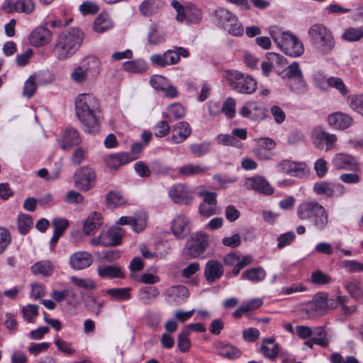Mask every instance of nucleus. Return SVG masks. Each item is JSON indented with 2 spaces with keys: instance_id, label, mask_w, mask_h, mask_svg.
Instances as JSON below:
<instances>
[{
  "instance_id": "obj_1",
  "label": "nucleus",
  "mask_w": 363,
  "mask_h": 363,
  "mask_svg": "<svg viewBox=\"0 0 363 363\" xmlns=\"http://www.w3.org/2000/svg\"><path fill=\"white\" fill-rule=\"evenodd\" d=\"M99 106L98 99L91 94H81L75 99L76 115L87 133L96 134L99 130Z\"/></svg>"
},
{
  "instance_id": "obj_2",
  "label": "nucleus",
  "mask_w": 363,
  "mask_h": 363,
  "mask_svg": "<svg viewBox=\"0 0 363 363\" xmlns=\"http://www.w3.org/2000/svg\"><path fill=\"white\" fill-rule=\"evenodd\" d=\"M84 33L79 28H71L60 33L53 48L55 57L59 60H65L74 55L84 40Z\"/></svg>"
},
{
  "instance_id": "obj_3",
  "label": "nucleus",
  "mask_w": 363,
  "mask_h": 363,
  "mask_svg": "<svg viewBox=\"0 0 363 363\" xmlns=\"http://www.w3.org/2000/svg\"><path fill=\"white\" fill-rule=\"evenodd\" d=\"M269 34L277 46L290 57H297L303 55L304 47L302 42L294 34L282 31L278 28H271Z\"/></svg>"
},
{
  "instance_id": "obj_4",
  "label": "nucleus",
  "mask_w": 363,
  "mask_h": 363,
  "mask_svg": "<svg viewBox=\"0 0 363 363\" xmlns=\"http://www.w3.org/2000/svg\"><path fill=\"white\" fill-rule=\"evenodd\" d=\"M308 33L313 43L323 53L330 52L335 46V39L329 28L320 23L312 25Z\"/></svg>"
},
{
  "instance_id": "obj_5",
  "label": "nucleus",
  "mask_w": 363,
  "mask_h": 363,
  "mask_svg": "<svg viewBox=\"0 0 363 363\" xmlns=\"http://www.w3.org/2000/svg\"><path fill=\"white\" fill-rule=\"evenodd\" d=\"M225 79L235 91L243 94H252L257 89V82L250 76L238 71H227Z\"/></svg>"
},
{
  "instance_id": "obj_6",
  "label": "nucleus",
  "mask_w": 363,
  "mask_h": 363,
  "mask_svg": "<svg viewBox=\"0 0 363 363\" xmlns=\"http://www.w3.org/2000/svg\"><path fill=\"white\" fill-rule=\"evenodd\" d=\"M99 62L97 59L91 57L86 59L82 65L76 67L70 74L71 79L76 84H82L90 74L96 77L99 74Z\"/></svg>"
},
{
  "instance_id": "obj_7",
  "label": "nucleus",
  "mask_w": 363,
  "mask_h": 363,
  "mask_svg": "<svg viewBox=\"0 0 363 363\" xmlns=\"http://www.w3.org/2000/svg\"><path fill=\"white\" fill-rule=\"evenodd\" d=\"M313 144L318 150H323L325 146V151H330L335 148L337 142V136L327 132L323 128L317 126L313 128L311 133Z\"/></svg>"
},
{
  "instance_id": "obj_8",
  "label": "nucleus",
  "mask_w": 363,
  "mask_h": 363,
  "mask_svg": "<svg viewBox=\"0 0 363 363\" xmlns=\"http://www.w3.org/2000/svg\"><path fill=\"white\" fill-rule=\"evenodd\" d=\"M95 179L96 174L94 171L86 166L79 168L74 174L75 186L84 191L89 190L94 186Z\"/></svg>"
},
{
  "instance_id": "obj_9",
  "label": "nucleus",
  "mask_w": 363,
  "mask_h": 363,
  "mask_svg": "<svg viewBox=\"0 0 363 363\" xmlns=\"http://www.w3.org/2000/svg\"><path fill=\"white\" fill-rule=\"evenodd\" d=\"M168 195L172 201L179 205H188L193 199V191L184 184L173 185L169 190Z\"/></svg>"
},
{
  "instance_id": "obj_10",
  "label": "nucleus",
  "mask_w": 363,
  "mask_h": 363,
  "mask_svg": "<svg viewBox=\"0 0 363 363\" xmlns=\"http://www.w3.org/2000/svg\"><path fill=\"white\" fill-rule=\"evenodd\" d=\"M52 77L48 72H38L31 74L24 83L23 95L30 99L37 89L36 82L43 84L52 82Z\"/></svg>"
},
{
  "instance_id": "obj_11",
  "label": "nucleus",
  "mask_w": 363,
  "mask_h": 363,
  "mask_svg": "<svg viewBox=\"0 0 363 363\" xmlns=\"http://www.w3.org/2000/svg\"><path fill=\"white\" fill-rule=\"evenodd\" d=\"M208 245L206 233L199 232L186 245L187 254L191 257H197L202 254Z\"/></svg>"
},
{
  "instance_id": "obj_12",
  "label": "nucleus",
  "mask_w": 363,
  "mask_h": 363,
  "mask_svg": "<svg viewBox=\"0 0 363 363\" xmlns=\"http://www.w3.org/2000/svg\"><path fill=\"white\" fill-rule=\"evenodd\" d=\"M52 38V32L45 26H40L29 34L28 40L33 47L40 48L49 44Z\"/></svg>"
},
{
  "instance_id": "obj_13",
  "label": "nucleus",
  "mask_w": 363,
  "mask_h": 363,
  "mask_svg": "<svg viewBox=\"0 0 363 363\" xmlns=\"http://www.w3.org/2000/svg\"><path fill=\"white\" fill-rule=\"evenodd\" d=\"M189 218L183 213H179L172 220V231L173 235L179 238L184 239L190 232Z\"/></svg>"
},
{
  "instance_id": "obj_14",
  "label": "nucleus",
  "mask_w": 363,
  "mask_h": 363,
  "mask_svg": "<svg viewBox=\"0 0 363 363\" xmlns=\"http://www.w3.org/2000/svg\"><path fill=\"white\" fill-rule=\"evenodd\" d=\"M245 186L247 189L255 190L264 195H271L274 193V189L262 176H254L246 179Z\"/></svg>"
},
{
  "instance_id": "obj_15",
  "label": "nucleus",
  "mask_w": 363,
  "mask_h": 363,
  "mask_svg": "<svg viewBox=\"0 0 363 363\" xmlns=\"http://www.w3.org/2000/svg\"><path fill=\"white\" fill-rule=\"evenodd\" d=\"M240 113L243 117L251 120L259 121L264 119L265 109L259 104L255 101L246 103L240 110Z\"/></svg>"
},
{
  "instance_id": "obj_16",
  "label": "nucleus",
  "mask_w": 363,
  "mask_h": 363,
  "mask_svg": "<svg viewBox=\"0 0 363 363\" xmlns=\"http://www.w3.org/2000/svg\"><path fill=\"white\" fill-rule=\"evenodd\" d=\"M332 164L337 169L356 170L359 167L354 157L344 153L336 154L332 160Z\"/></svg>"
},
{
  "instance_id": "obj_17",
  "label": "nucleus",
  "mask_w": 363,
  "mask_h": 363,
  "mask_svg": "<svg viewBox=\"0 0 363 363\" xmlns=\"http://www.w3.org/2000/svg\"><path fill=\"white\" fill-rule=\"evenodd\" d=\"M328 306L327 297L324 294H316L313 302L306 309L309 318L316 315H322L325 313Z\"/></svg>"
},
{
  "instance_id": "obj_18",
  "label": "nucleus",
  "mask_w": 363,
  "mask_h": 363,
  "mask_svg": "<svg viewBox=\"0 0 363 363\" xmlns=\"http://www.w3.org/2000/svg\"><path fill=\"white\" fill-rule=\"evenodd\" d=\"M136 157L133 156L128 152H120L116 154H111L104 158L106 165L111 169H117L120 167L126 164L130 161L134 160Z\"/></svg>"
},
{
  "instance_id": "obj_19",
  "label": "nucleus",
  "mask_w": 363,
  "mask_h": 363,
  "mask_svg": "<svg viewBox=\"0 0 363 363\" xmlns=\"http://www.w3.org/2000/svg\"><path fill=\"white\" fill-rule=\"evenodd\" d=\"M123 231L118 226H113L101 232L102 246H116L121 242Z\"/></svg>"
},
{
  "instance_id": "obj_20",
  "label": "nucleus",
  "mask_w": 363,
  "mask_h": 363,
  "mask_svg": "<svg viewBox=\"0 0 363 363\" xmlns=\"http://www.w3.org/2000/svg\"><path fill=\"white\" fill-rule=\"evenodd\" d=\"M224 273L222 264L216 259H211L206 264L204 277L208 283H213L219 279Z\"/></svg>"
},
{
  "instance_id": "obj_21",
  "label": "nucleus",
  "mask_w": 363,
  "mask_h": 363,
  "mask_svg": "<svg viewBox=\"0 0 363 363\" xmlns=\"http://www.w3.org/2000/svg\"><path fill=\"white\" fill-rule=\"evenodd\" d=\"M93 262L90 253L79 251L73 253L69 257V264L75 270H81L89 267Z\"/></svg>"
},
{
  "instance_id": "obj_22",
  "label": "nucleus",
  "mask_w": 363,
  "mask_h": 363,
  "mask_svg": "<svg viewBox=\"0 0 363 363\" xmlns=\"http://www.w3.org/2000/svg\"><path fill=\"white\" fill-rule=\"evenodd\" d=\"M82 140L79 132L73 128H67L62 133L58 143L62 150L71 148L80 144Z\"/></svg>"
},
{
  "instance_id": "obj_23",
  "label": "nucleus",
  "mask_w": 363,
  "mask_h": 363,
  "mask_svg": "<svg viewBox=\"0 0 363 363\" xmlns=\"http://www.w3.org/2000/svg\"><path fill=\"white\" fill-rule=\"evenodd\" d=\"M314 228L319 231L324 230L329 223V214L327 210L320 203L319 207L316 208L311 215L310 220Z\"/></svg>"
},
{
  "instance_id": "obj_24",
  "label": "nucleus",
  "mask_w": 363,
  "mask_h": 363,
  "mask_svg": "<svg viewBox=\"0 0 363 363\" xmlns=\"http://www.w3.org/2000/svg\"><path fill=\"white\" fill-rule=\"evenodd\" d=\"M216 354L228 359H234L240 357V351L234 345L222 341L213 343Z\"/></svg>"
},
{
  "instance_id": "obj_25",
  "label": "nucleus",
  "mask_w": 363,
  "mask_h": 363,
  "mask_svg": "<svg viewBox=\"0 0 363 363\" xmlns=\"http://www.w3.org/2000/svg\"><path fill=\"white\" fill-rule=\"evenodd\" d=\"M328 122L329 125L335 129L345 130L352 125L353 120L346 113L335 112L328 116Z\"/></svg>"
},
{
  "instance_id": "obj_26",
  "label": "nucleus",
  "mask_w": 363,
  "mask_h": 363,
  "mask_svg": "<svg viewBox=\"0 0 363 363\" xmlns=\"http://www.w3.org/2000/svg\"><path fill=\"white\" fill-rule=\"evenodd\" d=\"M171 140L174 144L184 142L191 134V129L189 124L186 121L177 123L172 128Z\"/></svg>"
},
{
  "instance_id": "obj_27",
  "label": "nucleus",
  "mask_w": 363,
  "mask_h": 363,
  "mask_svg": "<svg viewBox=\"0 0 363 363\" xmlns=\"http://www.w3.org/2000/svg\"><path fill=\"white\" fill-rule=\"evenodd\" d=\"M319 203L315 200H306L301 202L296 210L298 218L303 221L310 220L313 213L319 207Z\"/></svg>"
},
{
  "instance_id": "obj_28",
  "label": "nucleus",
  "mask_w": 363,
  "mask_h": 363,
  "mask_svg": "<svg viewBox=\"0 0 363 363\" xmlns=\"http://www.w3.org/2000/svg\"><path fill=\"white\" fill-rule=\"evenodd\" d=\"M305 164L303 163H297L289 160H284L276 165L278 172L286 173L292 176H298L304 170Z\"/></svg>"
},
{
  "instance_id": "obj_29",
  "label": "nucleus",
  "mask_w": 363,
  "mask_h": 363,
  "mask_svg": "<svg viewBox=\"0 0 363 363\" xmlns=\"http://www.w3.org/2000/svg\"><path fill=\"white\" fill-rule=\"evenodd\" d=\"M164 6V0H144L139 6V11L143 16L149 17L159 13Z\"/></svg>"
},
{
  "instance_id": "obj_30",
  "label": "nucleus",
  "mask_w": 363,
  "mask_h": 363,
  "mask_svg": "<svg viewBox=\"0 0 363 363\" xmlns=\"http://www.w3.org/2000/svg\"><path fill=\"white\" fill-rule=\"evenodd\" d=\"M260 352L267 359H274L279 352V346L272 337L264 338L260 347Z\"/></svg>"
},
{
  "instance_id": "obj_31",
  "label": "nucleus",
  "mask_w": 363,
  "mask_h": 363,
  "mask_svg": "<svg viewBox=\"0 0 363 363\" xmlns=\"http://www.w3.org/2000/svg\"><path fill=\"white\" fill-rule=\"evenodd\" d=\"M185 114V107L179 103H174L167 106V111L162 113V116L169 122H172L182 118Z\"/></svg>"
},
{
  "instance_id": "obj_32",
  "label": "nucleus",
  "mask_w": 363,
  "mask_h": 363,
  "mask_svg": "<svg viewBox=\"0 0 363 363\" xmlns=\"http://www.w3.org/2000/svg\"><path fill=\"white\" fill-rule=\"evenodd\" d=\"M102 225V217L100 213L92 212L84 221L83 231L84 234L89 235L99 229Z\"/></svg>"
},
{
  "instance_id": "obj_33",
  "label": "nucleus",
  "mask_w": 363,
  "mask_h": 363,
  "mask_svg": "<svg viewBox=\"0 0 363 363\" xmlns=\"http://www.w3.org/2000/svg\"><path fill=\"white\" fill-rule=\"evenodd\" d=\"M113 27V23L106 13L99 14L94 20L93 29L96 33H104Z\"/></svg>"
},
{
  "instance_id": "obj_34",
  "label": "nucleus",
  "mask_w": 363,
  "mask_h": 363,
  "mask_svg": "<svg viewBox=\"0 0 363 363\" xmlns=\"http://www.w3.org/2000/svg\"><path fill=\"white\" fill-rule=\"evenodd\" d=\"M165 41V34L155 23H152L147 33V42L151 45H160Z\"/></svg>"
},
{
  "instance_id": "obj_35",
  "label": "nucleus",
  "mask_w": 363,
  "mask_h": 363,
  "mask_svg": "<svg viewBox=\"0 0 363 363\" xmlns=\"http://www.w3.org/2000/svg\"><path fill=\"white\" fill-rule=\"evenodd\" d=\"M98 274L101 278H123L124 273L122 269L118 265L103 266L97 269Z\"/></svg>"
},
{
  "instance_id": "obj_36",
  "label": "nucleus",
  "mask_w": 363,
  "mask_h": 363,
  "mask_svg": "<svg viewBox=\"0 0 363 363\" xmlns=\"http://www.w3.org/2000/svg\"><path fill=\"white\" fill-rule=\"evenodd\" d=\"M208 169V167L200 164H187L178 169V174L183 177L203 174Z\"/></svg>"
},
{
  "instance_id": "obj_37",
  "label": "nucleus",
  "mask_w": 363,
  "mask_h": 363,
  "mask_svg": "<svg viewBox=\"0 0 363 363\" xmlns=\"http://www.w3.org/2000/svg\"><path fill=\"white\" fill-rule=\"evenodd\" d=\"M122 67L127 72L140 74L145 72L147 69L148 65L145 60L137 59L125 62L123 63Z\"/></svg>"
},
{
  "instance_id": "obj_38",
  "label": "nucleus",
  "mask_w": 363,
  "mask_h": 363,
  "mask_svg": "<svg viewBox=\"0 0 363 363\" xmlns=\"http://www.w3.org/2000/svg\"><path fill=\"white\" fill-rule=\"evenodd\" d=\"M160 292L155 286H145L140 289L138 299L144 304H149L154 301Z\"/></svg>"
},
{
  "instance_id": "obj_39",
  "label": "nucleus",
  "mask_w": 363,
  "mask_h": 363,
  "mask_svg": "<svg viewBox=\"0 0 363 363\" xmlns=\"http://www.w3.org/2000/svg\"><path fill=\"white\" fill-rule=\"evenodd\" d=\"M167 65H176L180 57H186L189 55L187 50L182 47H177L174 50H167L164 52Z\"/></svg>"
},
{
  "instance_id": "obj_40",
  "label": "nucleus",
  "mask_w": 363,
  "mask_h": 363,
  "mask_svg": "<svg viewBox=\"0 0 363 363\" xmlns=\"http://www.w3.org/2000/svg\"><path fill=\"white\" fill-rule=\"evenodd\" d=\"M313 333L315 335V336L313 337V342H316L317 345H319L323 348L328 347L330 340L325 327H315Z\"/></svg>"
},
{
  "instance_id": "obj_41",
  "label": "nucleus",
  "mask_w": 363,
  "mask_h": 363,
  "mask_svg": "<svg viewBox=\"0 0 363 363\" xmlns=\"http://www.w3.org/2000/svg\"><path fill=\"white\" fill-rule=\"evenodd\" d=\"M215 16L218 23L225 30L230 21H235V14L224 8H218L215 11Z\"/></svg>"
},
{
  "instance_id": "obj_42",
  "label": "nucleus",
  "mask_w": 363,
  "mask_h": 363,
  "mask_svg": "<svg viewBox=\"0 0 363 363\" xmlns=\"http://www.w3.org/2000/svg\"><path fill=\"white\" fill-rule=\"evenodd\" d=\"M342 40L347 42H357L363 38V26L349 27L341 35Z\"/></svg>"
},
{
  "instance_id": "obj_43",
  "label": "nucleus",
  "mask_w": 363,
  "mask_h": 363,
  "mask_svg": "<svg viewBox=\"0 0 363 363\" xmlns=\"http://www.w3.org/2000/svg\"><path fill=\"white\" fill-rule=\"evenodd\" d=\"M266 277L265 271L261 267L252 268L242 274V279L253 282L262 281Z\"/></svg>"
},
{
  "instance_id": "obj_44",
  "label": "nucleus",
  "mask_w": 363,
  "mask_h": 363,
  "mask_svg": "<svg viewBox=\"0 0 363 363\" xmlns=\"http://www.w3.org/2000/svg\"><path fill=\"white\" fill-rule=\"evenodd\" d=\"M131 289L126 288H115L110 289L106 291L107 295L111 297L113 300L116 301H127L130 298Z\"/></svg>"
},
{
  "instance_id": "obj_45",
  "label": "nucleus",
  "mask_w": 363,
  "mask_h": 363,
  "mask_svg": "<svg viewBox=\"0 0 363 363\" xmlns=\"http://www.w3.org/2000/svg\"><path fill=\"white\" fill-rule=\"evenodd\" d=\"M313 191L318 195H324L328 197H332L335 195L333 185L325 181L315 183Z\"/></svg>"
},
{
  "instance_id": "obj_46",
  "label": "nucleus",
  "mask_w": 363,
  "mask_h": 363,
  "mask_svg": "<svg viewBox=\"0 0 363 363\" xmlns=\"http://www.w3.org/2000/svg\"><path fill=\"white\" fill-rule=\"evenodd\" d=\"M186 14H187V23H199L202 19L201 10L194 4L186 6Z\"/></svg>"
},
{
  "instance_id": "obj_47",
  "label": "nucleus",
  "mask_w": 363,
  "mask_h": 363,
  "mask_svg": "<svg viewBox=\"0 0 363 363\" xmlns=\"http://www.w3.org/2000/svg\"><path fill=\"white\" fill-rule=\"evenodd\" d=\"M52 267L49 261H40L36 262L31 267V272L38 274H40L43 276H50L52 273Z\"/></svg>"
},
{
  "instance_id": "obj_48",
  "label": "nucleus",
  "mask_w": 363,
  "mask_h": 363,
  "mask_svg": "<svg viewBox=\"0 0 363 363\" xmlns=\"http://www.w3.org/2000/svg\"><path fill=\"white\" fill-rule=\"evenodd\" d=\"M33 225V218L28 214H20L18 218V230L21 235H26Z\"/></svg>"
},
{
  "instance_id": "obj_49",
  "label": "nucleus",
  "mask_w": 363,
  "mask_h": 363,
  "mask_svg": "<svg viewBox=\"0 0 363 363\" xmlns=\"http://www.w3.org/2000/svg\"><path fill=\"white\" fill-rule=\"evenodd\" d=\"M116 223L121 225H130L132 226L133 230L138 233L142 231L145 228L144 222L139 223L135 218L130 216H122L118 219Z\"/></svg>"
},
{
  "instance_id": "obj_50",
  "label": "nucleus",
  "mask_w": 363,
  "mask_h": 363,
  "mask_svg": "<svg viewBox=\"0 0 363 363\" xmlns=\"http://www.w3.org/2000/svg\"><path fill=\"white\" fill-rule=\"evenodd\" d=\"M326 84L328 86L336 89L342 96H346L348 94V90L343 80L340 77H331L327 78Z\"/></svg>"
},
{
  "instance_id": "obj_51",
  "label": "nucleus",
  "mask_w": 363,
  "mask_h": 363,
  "mask_svg": "<svg viewBox=\"0 0 363 363\" xmlns=\"http://www.w3.org/2000/svg\"><path fill=\"white\" fill-rule=\"evenodd\" d=\"M106 203L110 208H116L124 203L125 201L119 191H111L106 196Z\"/></svg>"
},
{
  "instance_id": "obj_52",
  "label": "nucleus",
  "mask_w": 363,
  "mask_h": 363,
  "mask_svg": "<svg viewBox=\"0 0 363 363\" xmlns=\"http://www.w3.org/2000/svg\"><path fill=\"white\" fill-rule=\"evenodd\" d=\"M211 143L203 142L201 143H194L189 146L191 152L196 157H201L206 155L211 150Z\"/></svg>"
},
{
  "instance_id": "obj_53",
  "label": "nucleus",
  "mask_w": 363,
  "mask_h": 363,
  "mask_svg": "<svg viewBox=\"0 0 363 363\" xmlns=\"http://www.w3.org/2000/svg\"><path fill=\"white\" fill-rule=\"evenodd\" d=\"M190 331L186 329L181 332L178 335V347L182 352H186L191 347V341L189 338Z\"/></svg>"
},
{
  "instance_id": "obj_54",
  "label": "nucleus",
  "mask_w": 363,
  "mask_h": 363,
  "mask_svg": "<svg viewBox=\"0 0 363 363\" xmlns=\"http://www.w3.org/2000/svg\"><path fill=\"white\" fill-rule=\"evenodd\" d=\"M17 12L26 14L32 13L35 8L33 0H17Z\"/></svg>"
},
{
  "instance_id": "obj_55",
  "label": "nucleus",
  "mask_w": 363,
  "mask_h": 363,
  "mask_svg": "<svg viewBox=\"0 0 363 363\" xmlns=\"http://www.w3.org/2000/svg\"><path fill=\"white\" fill-rule=\"evenodd\" d=\"M341 267L351 273L363 272V263L356 260H345L340 264Z\"/></svg>"
},
{
  "instance_id": "obj_56",
  "label": "nucleus",
  "mask_w": 363,
  "mask_h": 363,
  "mask_svg": "<svg viewBox=\"0 0 363 363\" xmlns=\"http://www.w3.org/2000/svg\"><path fill=\"white\" fill-rule=\"evenodd\" d=\"M236 101L232 97H228L224 101L221 111L228 118H232L235 114Z\"/></svg>"
},
{
  "instance_id": "obj_57",
  "label": "nucleus",
  "mask_w": 363,
  "mask_h": 363,
  "mask_svg": "<svg viewBox=\"0 0 363 363\" xmlns=\"http://www.w3.org/2000/svg\"><path fill=\"white\" fill-rule=\"evenodd\" d=\"M70 279L77 286L84 289L92 290L96 288V284L91 279H82L77 277H71Z\"/></svg>"
},
{
  "instance_id": "obj_58",
  "label": "nucleus",
  "mask_w": 363,
  "mask_h": 363,
  "mask_svg": "<svg viewBox=\"0 0 363 363\" xmlns=\"http://www.w3.org/2000/svg\"><path fill=\"white\" fill-rule=\"evenodd\" d=\"M289 86L291 90L298 94H302L307 91V84L303 76L290 80Z\"/></svg>"
},
{
  "instance_id": "obj_59",
  "label": "nucleus",
  "mask_w": 363,
  "mask_h": 363,
  "mask_svg": "<svg viewBox=\"0 0 363 363\" xmlns=\"http://www.w3.org/2000/svg\"><path fill=\"white\" fill-rule=\"evenodd\" d=\"M22 313L25 319L29 323H33L38 314V306L35 304H28L26 307L23 308Z\"/></svg>"
},
{
  "instance_id": "obj_60",
  "label": "nucleus",
  "mask_w": 363,
  "mask_h": 363,
  "mask_svg": "<svg viewBox=\"0 0 363 363\" xmlns=\"http://www.w3.org/2000/svg\"><path fill=\"white\" fill-rule=\"evenodd\" d=\"M169 121L165 119L158 122L154 127V134L156 137L162 138L167 135L170 130Z\"/></svg>"
},
{
  "instance_id": "obj_61",
  "label": "nucleus",
  "mask_w": 363,
  "mask_h": 363,
  "mask_svg": "<svg viewBox=\"0 0 363 363\" xmlns=\"http://www.w3.org/2000/svg\"><path fill=\"white\" fill-rule=\"evenodd\" d=\"M302 76V72L299 67L298 63L296 62L291 63L286 69L285 77L289 80H293Z\"/></svg>"
},
{
  "instance_id": "obj_62",
  "label": "nucleus",
  "mask_w": 363,
  "mask_h": 363,
  "mask_svg": "<svg viewBox=\"0 0 363 363\" xmlns=\"http://www.w3.org/2000/svg\"><path fill=\"white\" fill-rule=\"evenodd\" d=\"M332 279L328 274L320 270L314 272L311 275V282L317 285L327 284Z\"/></svg>"
},
{
  "instance_id": "obj_63",
  "label": "nucleus",
  "mask_w": 363,
  "mask_h": 363,
  "mask_svg": "<svg viewBox=\"0 0 363 363\" xmlns=\"http://www.w3.org/2000/svg\"><path fill=\"white\" fill-rule=\"evenodd\" d=\"M345 288L350 296L354 298H359L362 296V291L358 281L347 282L345 284Z\"/></svg>"
},
{
  "instance_id": "obj_64",
  "label": "nucleus",
  "mask_w": 363,
  "mask_h": 363,
  "mask_svg": "<svg viewBox=\"0 0 363 363\" xmlns=\"http://www.w3.org/2000/svg\"><path fill=\"white\" fill-rule=\"evenodd\" d=\"M150 83L153 89L162 91L169 81L162 75H154L150 78Z\"/></svg>"
}]
</instances>
